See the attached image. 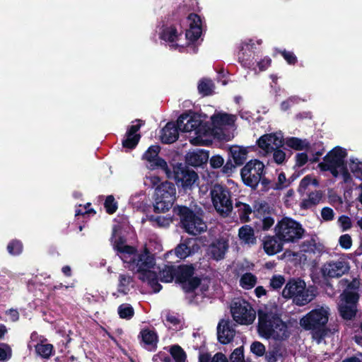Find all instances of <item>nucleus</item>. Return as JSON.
Instances as JSON below:
<instances>
[{"mask_svg": "<svg viewBox=\"0 0 362 362\" xmlns=\"http://www.w3.org/2000/svg\"><path fill=\"white\" fill-rule=\"evenodd\" d=\"M254 54L245 49V47H241L238 52V61L245 68H250L254 64Z\"/></svg>", "mask_w": 362, "mask_h": 362, "instance_id": "41", "label": "nucleus"}, {"mask_svg": "<svg viewBox=\"0 0 362 362\" xmlns=\"http://www.w3.org/2000/svg\"><path fill=\"white\" fill-rule=\"evenodd\" d=\"M349 168L354 175L357 179L362 180V162L352 160L349 164Z\"/></svg>", "mask_w": 362, "mask_h": 362, "instance_id": "56", "label": "nucleus"}, {"mask_svg": "<svg viewBox=\"0 0 362 362\" xmlns=\"http://www.w3.org/2000/svg\"><path fill=\"white\" fill-rule=\"evenodd\" d=\"M146 167L151 170H160L165 173L168 178H170L171 168L168 165L167 162L161 157L158 156L153 159V161H151L146 163Z\"/></svg>", "mask_w": 362, "mask_h": 362, "instance_id": "28", "label": "nucleus"}, {"mask_svg": "<svg viewBox=\"0 0 362 362\" xmlns=\"http://www.w3.org/2000/svg\"><path fill=\"white\" fill-rule=\"evenodd\" d=\"M247 153V148L239 146H232L228 150L229 157L237 165H242L245 162Z\"/></svg>", "mask_w": 362, "mask_h": 362, "instance_id": "23", "label": "nucleus"}, {"mask_svg": "<svg viewBox=\"0 0 362 362\" xmlns=\"http://www.w3.org/2000/svg\"><path fill=\"white\" fill-rule=\"evenodd\" d=\"M176 199L175 184L165 181L158 185L153 194V211L156 214L165 213L173 206Z\"/></svg>", "mask_w": 362, "mask_h": 362, "instance_id": "4", "label": "nucleus"}, {"mask_svg": "<svg viewBox=\"0 0 362 362\" xmlns=\"http://www.w3.org/2000/svg\"><path fill=\"white\" fill-rule=\"evenodd\" d=\"M110 240L112 243L113 249L123 255H131L137 252L134 246L125 244L127 240L124 236L120 235L117 239H115V230L113 231Z\"/></svg>", "mask_w": 362, "mask_h": 362, "instance_id": "19", "label": "nucleus"}, {"mask_svg": "<svg viewBox=\"0 0 362 362\" xmlns=\"http://www.w3.org/2000/svg\"><path fill=\"white\" fill-rule=\"evenodd\" d=\"M189 23V29L186 30L185 37L188 44L194 43L202 33V21L201 17L194 13H189L187 16Z\"/></svg>", "mask_w": 362, "mask_h": 362, "instance_id": "13", "label": "nucleus"}, {"mask_svg": "<svg viewBox=\"0 0 362 362\" xmlns=\"http://www.w3.org/2000/svg\"><path fill=\"white\" fill-rule=\"evenodd\" d=\"M329 315L328 307L320 306L304 315L300 320V325L305 330L312 331L315 337L322 339L327 332Z\"/></svg>", "mask_w": 362, "mask_h": 362, "instance_id": "2", "label": "nucleus"}, {"mask_svg": "<svg viewBox=\"0 0 362 362\" xmlns=\"http://www.w3.org/2000/svg\"><path fill=\"white\" fill-rule=\"evenodd\" d=\"M257 277L250 272L245 273L240 279V285L244 289H251L257 284Z\"/></svg>", "mask_w": 362, "mask_h": 362, "instance_id": "42", "label": "nucleus"}, {"mask_svg": "<svg viewBox=\"0 0 362 362\" xmlns=\"http://www.w3.org/2000/svg\"><path fill=\"white\" fill-rule=\"evenodd\" d=\"M323 197V193L320 190H315L308 194V197L304 199L300 202V208L303 209H308L317 205Z\"/></svg>", "mask_w": 362, "mask_h": 362, "instance_id": "27", "label": "nucleus"}, {"mask_svg": "<svg viewBox=\"0 0 362 362\" xmlns=\"http://www.w3.org/2000/svg\"><path fill=\"white\" fill-rule=\"evenodd\" d=\"M235 207L237 209V211L241 222H248L250 221V215L252 213L251 206L246 203L236 201L235 203Z\"/></svg>", "mask_w": 362, "mask_h": 362, "instance_id": "35", "label": "nucleus"}, {"mask_svg": "<svg viewBox=\"0 0 362 362\" xmlns=\"http://www.w3.org/2000/svg\"><path fill=\"white\" fill-rule=\"evenodd\" d=\"M281 356L280 349L278 347H274L266 353V358L268 362H276Z\"/></svg>", "mask_w": 362, "mask_h": 362, "instance_id": "61", "label": "nucleus"}, {"mask_svg": "<svg viewBox=\"0 0 362 362\" xmlns=\"http://www.w3.org/2000/svg\"><path fill=\"white\" fill-rule=\"evenodd\" d=\"M174 216L180 219V226L185 231L193 235H197L206 230V226L202 217L192 209L182 205H176L173 208Z\"/></svg>", "mask_w": 362, "mask_h": 362, "instance_id": "3", "label": "nucleus"}, {"mask_svg": "<svg viewBox=\"0 0 362 362\" xmlns=\"http://www.w3.org/2000/svg\"><path fill=\"white\" fill-rule=\"evenodd\" d=\"M12 349L6 343H0V362H6L12 357Z\"/></svg>", "mask_w": 362, "mask_h": 362, "instance_id": "52", "label": "nucleus"}, {"mask_svg": "<svg viewBox=\"0 0 362 362\" xmlns=\"http://www.w3.org/2000/svg\"><path fill=\"white\" fill-rule=\"evenodd\" d=\"M215 85L213 81L208 78H202L197 86L198 92L202 96L211 95L214 92Z\"/></svg>", "mask_w": 362, "mask_h": 362, "instance_id": "33", "label": "nucleus"}, {"mask_svg": "<svg viewBox=\"0 0 362 362\" xmlns=\"http://www.w3.org/2000/svg\"><path fill=\"white\" fill-rule=\"evenodd\" d=\"M286 144L296 151L308 150L310 147V144L307 139H301L294 136L287 138Z\"/></svg>", "mask_w": 362, "mask_h": 362, "instance_id": "36", "label": "nucleus"}, {"mask_svg": "<svg viewBox=\"0 0 362 362\" xmlns=\"http://www.w3.org/2000/svg\"><path fill=\"white\" fill-rule=\"evenodd\" d=\"M338 311L339 315L345 320H354L358 313V307L345 303L339 305Z\"/></svg>", "mask_w": 362, "mask_h": 362, "instance_id": "30", "label": "nucleus"}, {"mask_svg": "<svg viewBox=\"0 0 362 362\" xmlns=\"http://www.w3.org/2000/svg\"><path fill=\"white\" fill-rule=\"evenodd\" d=\"M230 362H245L243 346H240L234 349L230 356Z\"/></svg>", "mask_w": 362, "mask_h": 362, "instance_id": "54", "label": "nucleus"}, {"mask_svg": "<svg viewBox=\"0 0 362 362\" xmlns=\"http://www.w3.org/2000/svg\"><path fill=\"white\" fill-rule=\"evenodd\" d=\"M222 322H223L222 328L221 322L217 327L218 340L222 344H227L233 340L235 331L229 320H222Z\"/></svg>", "mask_w": 362, "mask_h": 362, "instance_id": "16", "label": "nucleus"}, {"mask_svg": "<svg viewBox=\"0 0 362 362\" xmlns=\"http://www.w3.org/2000/svg\"><path fill=\"white\" fill-rule=\"evenodd\" d=\"M338 223L342 231H346L352 227V222L348 216L341 215L338 218Z\"/></svg>", "mask_w": 362, "mask_h": 362, "instance_id": "58", "label": "nucleus"}, {"mask_svg": "<svg viewBox=\"0 0 362 362\" xmlns=\"http://www.w3.org/2000/svg\"><path fill=\"white\" fill-rule=\"evenodd\" d=\"M233 320L240 325H250L255 319V313L250 304L243 299H238L231 306Z\"/></svg>", "mask_w": 362, "mask_h": 362, "instance_id": "11", "label": "nucleus"}, {"mask_svg": "<svg viewBox=\"0 0 362 362\" xmlns=\"http://www.w3.org/2000/svg\"><path fill=\"white\" fill-rule=\"evenodd\" d=\"M214 129H221L222 126L232 125L235 122V117L228 113H218L211 117Z\"/></svg>", "mask_w": 362, "mask_h": 362, "instance_id": "25", "label": "nucleus"}, {"mask_svg": "<svg viewBox=\"0 0 362 362\" xmlns=\"http://www.w3.org/2000/svg\"><path fill=\"white\" fill-rule=\"evenodd\" d=\"M160 151V147L158 145H151L142 156V159L146 160L147 163L153 161V159L159 156Z\"/></svg>", "mask_w": 362, "mask_h": 362, "instance_id": "46", "label": "nucleus"}, {"mask_svg": "<svg viewBox=\"0 0 362 362\" xmlns=\"http://www.w3.org/2000/svg\"><path fill=\"white\" fill-rule=\"evenodd\" d=\"M141 139V134L129 136L126 133V138L122 140V146L124 148L134 149L137 146Z\"/></svg>", "mask_w": 362, "mask_h": 362, "instance_id": "49", "label": "nucleus"}, {"mask_svg": "<svg viewBox=\"0 0 362 362\" xmlns=\"http://www.w3.org/2000/svg\"><path fill=\"white\" fill-rule=\"evenodd\" d=\"M341 296L343 303L356 305L358 307L360 295L357 291H344Z\"/></svg>", "mask_w": 362, "mask_h": 362, "instance_id": "43", "label": "nucleus"}, {"mask_svg": "<svg viewBox=\"0 0 362 362\" xmlns=\"http://www.w3.org/2000/svg\"><path fill=\"white\" fill-rule=\"evenodd\" d=\"M199 362H229L222 352H217L211 357L209 353H202L199 356Z\"/></svg>", "mask_w": 362, "mask_h": 362, "instance_id": "40", "label": "nucleus"}, {"mask_svg": "<svg viewBox=\"0 0 362 362\" xmlns=\"http://www.w3.org/2000/svg\"><path fill=\"white\" fill-rule=\"evenodd\" d=\"M129 260L123 259L127 264V267L133 272L139 274V276H145L146 272H152L150 269L153 268L155 265V258L147 248H145L142 252L137 254L136 252L129 255Z\"/></svg>", "mask_w": 362, "mask_h": 362, "instance_id": "9", "label": "nucleus"}, {"mask_svg": "<svg viewBox=\"0 0 362 362\" xmlns=\"http://www.w3.org/2000/svg\"><path fill=\"white\" fill-rule=\"evenodd\" d=\"M272 141L271 138H265L264 134L258 139L257 144L259 148L264 150L266 153H272L274 150Z\"/></svg>", "mask_w": 362, "mask_h": 362, "instance_id": "50", "label": "nucleus"}, {"mask_svg": "<svg viewBox=\"0 0 362 362\" xmlns=\"http://www.w3.org/2000/svg\"><path fill=\"white\" fill-rule=\"evenodd\" d=\"M282 296L285 298H293V303L298 306L308 304L315 296L306 288L305 281L300 279H290L282 291Z\"/></svg>", "mask_w": 362, "mask_h": 362, "instance_id": "5", "label": "nucleus"}, {"mask_svg": "<svg viewBox=\"0 0 362 362\" xmlns=\"http://www.w3.org/2000/svg\"><path fill=\"white\" fill-rule=\"evenodd\" d=\"M182 32L178 31L176 26L174 25L170 26H165L163 28L160 38L165 42L171 43V46L177 48L178 45L177 42L179 40L180 36H182Z\"/></svg>", "mask_w": 362, "mask_h": 362, "instance_id": "20", "label": "nucleus"}, {"mask_svg": "<svg viewBox=\"0 0 362 362\" xmlns=\"http://www.w3.org/2000/svg\"><path fill=\"white\" fill-rule=\"evenodd\" d=\"M350 269L347 260L340 258L337 260H332L325 263L322 267V273L324 276L329 278H339L347 274Z\"/></svg>", "mask_w": 362, "mask_h": 362, "instance_id": "12", "label": "nucleus"}, {"mask_svg": "<svg viewBox=\"0 0 362 362\" xmlns=\"http://www.w3.org/2000/svg\"><path fill=\"white\" fill-rule=\"evenodd\" d=\"M202 280L200 278L193 276L187 280L182 285V288L186 293H192L197 289L201 284Z\"/></svg>", "mask_w": 362, "mask_h": 362, "instance_id": "47", "label": "nucleus"}, {"mask_svg": "<svg viewBox=\"0 0 362 362\" xmlns=\"http://www.w3.org/2000/svg\"><path fill=\"white\" fill-rule=\"evenodd\" d=\"M250 351L257 356H262L266 353L264 345L259 341H254L250 346Z\"/></svg>", "mask_w": 362, "mask_h": 362, "instance_id": "55", "label": "nucleus"}, {"mask_svg": "<svg viewBox=\"0 0 362 362\" xmlns=\"http://www.w3.org/2000/svg\"><path fill=\"white\" fill-rule=\"evenodd\" d=\"M212 203L215 209L223 216H228L233 210L231 193L221 185L216 184L211 190Z\"/></svg>", "mask_w": 362, "mask_h": 362, "instance_id": "8", "label": "nucleus"}, {"mask_svg": "<svg viewBox=\"0 0 362 362\" xmlns=\"http://www.w3.org/2000/svg\"><path fill=\"white\" fill-rule=\"evenodd\" d=\"M232 158L229 157L228 160L226 163L222 166L221 172L223 174L226 175H230L233 173L237 165L233 164L232 162Z\"/></svg>", "mask_w": 362, "mask_h": 362, "instance_id": "63", "label": "nucleus"}, {"mask_svg": "<svg viewBox=\"0 0 362 362\" xmlns=\"http://www.w3.org/2000/svg\"><path fill=\"white\" fill-rule=\"evenodd\" d=\"M285 283V279L281 275H274L270 279V286L273 289H279L282 287Z\"/></svg>", "mask_w": 362, "mask_h": 362, "instance_id": "60", "label": "nucleus"}, {"mask_svg": "<svg viewBox=\"0 0 362 362\" xmlns=\"http://www.w3.org/2000/svg\"><path fill=\"white\" fill-rule=\"evenodd\" d=\"M36 354L42 358L49 359L55 353L54 346L47 343V339H41L35 345Z\"/></svg>", "mask_w": 362, "mask_h": 362, "instance_id": "22", "label": "nucleus"}, {"mask_svg": "<svg viewBox=\"0 0 362 362\" xmlns=\"http://www.w3.org/2000/svg\"><path fill=\"white\" fill-rule=\"evenodd\" d=\"M202 121L194 116L189 115L188 119H187L186 124L183 126L182 132H194L196 134L200 133Z\"/></svg>", "mask_w": 362, "mask_h": 362, "instance_id": "37", "label": "nucleus"}, {"mask_svg": "<svg viewBox=\"0 0 362 362\" xmlns=\"http://www.w3.org/2000/svg\"><path fill=\"white\" fill-rule=\"evenodd\" d=\"M263 247L269 255H274L282 250V245L274 237H267L264 243Z\"/></svg>", "mask_w": 362, "mask_h": 362, "instance_id": "29", "label": "nucleus"}, {"mask_svg": "<svg viewBox=\"0 0 362 362\" xmlns=\"http://www.w3.org/2000/svg\"><path fill=\"white\" fill-rule=\"evenodd\" d=\"M140 345L149 351H154L157 349L158 335L155 329L149 328L142 329L139 335Z\"/></svg>", "mask_w": 362, "mask_h": 362, "instance_id": "14", "label": "nucleus"}, {"mask_svg": "<svg viewBox=\"0 0 362 362\" xmlns=\"http://www.w3.org/2000/svg\"><path fill=\"white\" fill-rule=\"evenodd\" d=\"M175 282L183 284L194 274L195 268L193 264H180L175 266Z\"/></svg>", "mask_w": 362, "mask_h": 362, "instance_id": "21", "label": "nucleus"}, {"mask_svg": "<svg viewBox=\"0 0 362 362\" xmlns=\"http://www.w3.org/2000/svg\"><path fill=\"white\" fill-rule=\"evenodd\" d=\"M147 219L153 226L158 227H168L173 222V217L156 215H147Z\"/></svg>", "mask_w": 362, "mask_h": 362, "instance_id": "39", "label": "nucleus"}, {"mask_svg": "<svg viewBox=\"0 0 362 362\" xmlns=\"http://www.w3.org/2000/svg\"><path fill=\"white\" fill-rule=\"evenodd\" d=\"M194 242L192 239L187 238L175 248V254L180 259H185L194 253Z\"/></svg>", "mask_w": 362, "mask_h": 362, "instance_id": "24", "label": "nucleus"}, {"mask_svg": "<svg viewBox=\"0 0 362 362\" xmlns=\"http://www.w3.org/2000/svg\"><path fill=\"white\" fill-rule=\"evenodd\" d=\"M160 141L163 144H173L179 138L177 127L174 122H168L160 131Z\"/></svg>", "mask_w": 362, "mask_h": 362, "instance_id": "18", "label": "nucleus"}, {"mask_svg": "<svg viewBox=\"0 0 362 362\" xmlns=\"http://www.w3.org/2000/svg\"><path fill=\"white\" fill-rule=\"evenodd\" d=\"M339 245L345 250L351 248L352 245V239L349 234H344L339 237Z\"/></svg>", "mask_w": 362, "mask_h": 362, "instance_id": "62", "label": "nucleus"}, {"mask_svg": "<svg viewBox=\"0 0 362 362\" xmlns=\"http://www.w3.org/2000/svg\"><path fill=\"white\" fill-rule=\"evenodd\" d=\"M23 249V243L19 240H12L7 245V251L11 255H19Z\"/></svg>", "mask_w": 362, "mask_h": 362, "instance_id": "48", "label": "nucleus"}, {"mask_svg": "<svg viewBox=\"0 0 362 362\" xmlns=\"http://www.w3.org/2000/svg\"><path fill=\"white\" fill-rule=\"evenodd\" d=\"M176 269L174 265H165L163 269L160 271V280L162 282L170 283L175 281Z\"/></svg>", "mask_w": 362, "mask_h": 362, "instance_id": "38", "label": "nucleus"}, {"mask_svg": "<svg viewBox=\"0 0 362 362\" xmlns=\"http://www.w3.org/2000/svg\"><path fill=\"white\" fill-rule=\"evenodd\" d=\"M238 235L240 239L246 244L254 245L256 243L254 230L248 225H245L239 229Z\"/></svg>", "mask_w": 362, "mask_h": 362, "instance_id": "34", "label": "nucleus"}, {"mask_svg": "<svg viewBox=\"0 0 362 362\" xmlns=\"http://www.w3.org/2000/svg\"><path fill=\"white\" fill-rule=\"evenodd\" d=\"M118 315L120 318L130 320L134 315V310L129 303L121 304L117 309Z\"/></svg>", "mask_w": 362, "mask_h": 362, "instance_id": "45", "label": "nucleus"}, {"mask_svg": "<svg viewBox=\"0 0 362 362\" xmlns=\"http://www.w3.org/2000/svg\"><path fill=\"white\" fill-rule=\"evenodd\" d=\"M209 151L200 149L197 151L189 152L186 156V165L199 167L206 164L209 160Z\"/></svg>", "mask_w": 362, "mask_h": 362, "instance_id": "17", "label": "nucleus"}, {"mask_svg": "<svg viewBox=\"0 0 362 362\" xmlns=\"http://www.w3.org/2000/svg\"><path fill=\"white\" fill-rule=\"evenodd\" d=\"M104 207L108 214H113L116 212L118 205L113 195H108L106 197L104 202Z\"/></svg>", "mask_w": 362, "mask_h": 362, "instance_id": "51", "label": "nucleus"}, {"mask_svg": "<svg viewBox=\"0 0 362 362\" xmlns=\"http://www.w3.org/2000/svg\"><path fill=\"white\" fill-rule=\"evenodd\" d=\"M144 274V276H139V279L144 282L146 281L154 293H158L162 289V286L158 282L156 272H146Z\"/></svg>", "mask_w": 362, "mask_h": 362, "instance_id": "32", "label": "nucleus"}, {"mask_svg": "<svg viewBox=\"0 0 362 362\" xmlns=\"http://www.w3.org/2000/svg\"><path fill=\"white\" fill-rule=\"evenodd\" d=\"M134 281L133 276L129 274H119L118 276L117 291L127 295L130 291L129 285Z\"/></svg>", "mask_w": 362, "mask_h": 362, "instance_id": "31", "label": "nucleus"}, {"mask_svg": "<svg viewBox=\"0 0 362 362\" xmlns=\"http://www.w3.org/2000/svg\"><path fill=\"white\" fill-rule=\"evenodd\" d=\"M276 234L283 242L295 243L303 237L305 232L298 221L285 217L278 222L275 227Z\"/></svg>", "mask_w": 362, "mask_h": 362, "instance_id": "6", "label": "nucleus"}, {"mask_svg": "<svg viewBox=\"0 0 362 362\" xmlns=\"http://www.w3.org/2000/svg\"><path fill=\"white\" fill-rule=\"evenodd\" d=\"M313 184L315 186H317L318 185V181L316 180V179H312L311 176L310 175H306L305 176L302 180L300 182V184H299V187H298V191L299 193H303L305 191V189H307V187L310 185V184Z\"/></svg>", "mask_w": 362, "mask_h": 362, "instance_id": "53", "label": "nucleus"}, {"mask_svg": "<svg viewBox=\"0 0 362 362\" xmlns=\"http://www.w3.org/2000/svg\"><path fill=\"white\" fill-rule=\"evenodd\" d=\"M169 351L175 362L186 361L187 354L180 346L177 344L173 345L170 346Z\"/></svg>", "mask_w": 362, "mask_h": 362, "instance_id": "44", "label": "nucleus"}, {"mask_svg": "<svg viewBox=\"0 0 362 362\" xmlns=\"http://www.w3.org/2000/svg\"><path fill=\"white\" fill-rule=\"evenodd\" d=\"M257 331L265 338L283 339L286 336V325L277 315L262 310L258 312Z\"/></svg>", "mask_w": 362, "mask_h": 362, "instance_id": "1", "label": "nucleus"}, {"mask_svg": "<svg viewBox=\"0 0 362 362\" xmlns=\"http://www.w3.org/2000/svg\"><path fill=\"white\" fill-rule=\"evenodd\" d=\"M279 52L289 65H295L297 63V57L293 52L284 49L279 51Z\"/></svg>", "mask_w": 362, "mask_h": 362, "instance_id": "59", "label": "nucleus"}, {"mask_svg": "<svg viewBox=\"0 0 362 362\" xmlns=\"http://www.w3.org/2000/svg\"><path fill=\"white\" fill-rule=\"evenodd\" d=\"M347 156L346 149L336 146L329 151L323 158V161L320 163H325L328 166H343L346 163L345 158Z\"/></svg>", "mask_w": 362, "mask_h": 362, "instance_id": "15", "label": "nucleus"}, {"mask_svg": "<svg viewBox=\"0 0 362 362\" xmlns=\"http://www.w3.org/2000/svg\"><path fill=\"white\" fill-rule=\"evenodd\" d=\"M288 185H288V179H286V174L284 172H281L278 175L277 182L274 184V189L281 190Z\"/></svg>", "mask_w": 362, "mask_h": 362, "instance_id": "57", "label": "nucleus"}, {"mask_svg": "<svg viewBox=\"0 0 362 362\" xmlns=\"http://www.w3.org/2000/svg\"><path fill=\"white\" fill-rule=\"evenodd\" d=\"M264 175V164L257 159L250 160L240 170V176L243 183L253 190L257 189L261 175Z\"/></svg>", "mask_w": 362, "mask_h": 362, "instance_id": "7", "label": "nucleus"}, {"mask_svg": "<svg viewBox=\"0 0 362 362\" xmlns=\"http://www.w3.org/2000/svg\"><path fill=\"white\" fill-rule=\"evenodd\" d=\"M227 249L228 245L226 242L218 240L210 245L209 253L212 259L218 261L224 258Z\"/></svg>", "mask_w": 362, "mask_h": 362, "instance_id": "26", "label": "nucleus"}, {"mask_svg": "<svg viewBox=\"0 0 362 362\" xmlns=\"http://www.w3.org/2000/svg\"><path fill=\"white\" fill-rule=\"evenodd\" d=\"M172 170L170 179H174L178 187H182L185 190L191 189L194 182L198 180L197 173L193 170H189L186 164L177 163L171 164Z\"/></svg>", "mask_w": 362, "mask_h": 362, "instance_id": "10", "label": "nucleus"}, {"mask_svg": "<svg viewBox=\"0 0 362 362\" xmlns=\"http://www.w3.org/2000/svg\"><path fill=\"white\" fill-rule=\"evenodd\" d=\"M210 165L214 169L222 168L224 163V159L220 155L213 156L209 160Z\"/></svg>", "mask_w": 362, "mask_h": 362, "instance_id": "64", "label": "nucleus"}]
</instances>
